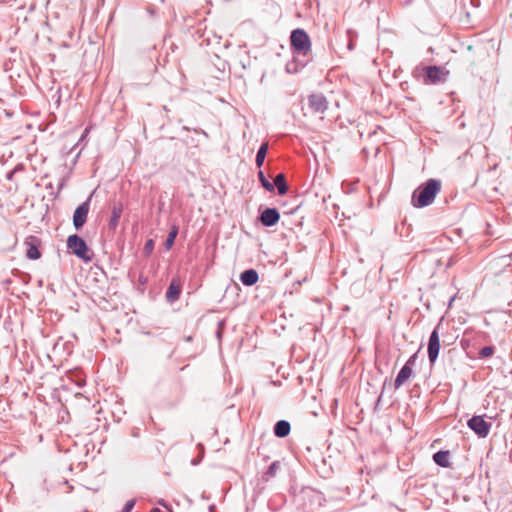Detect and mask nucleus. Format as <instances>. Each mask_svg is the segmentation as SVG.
I'll list each match as a JSON object with an SVG mask.
<instances>
[{
	"label": "nucleus",
	"instance_id": "f257e3e1",
	"mask_svg": "<svg viewBox=\"0 0 512 512\" xmlns=\"http://www.w3.org/2000/svg\"><path fill=\"white\" fill-rule=\"evenodd\" d=\"M441 188L440 182L435 179L428 180L419 186L413 193L412 204L414 207L422 208L430 205Z\"/></svg>",
	"mask_w": 512,
	"mask_h": 512
},
{
	"label": "nucleus",
	"instance_id": "f03ea898",
	"mask_svg": "<svg viewBox=\"0 0 512 512\" xmlns=\"http://www.w3.org/2000/svg\"><path fill=\"white\" fill-rule=\"evenodd\" d=\"M291 47L297 55H307L311 51V41L303 29H295L290 35Z\"/></svg>",
	"mask_w": 512,
	"mask_h": 512
},
{
	"label": "nucleus",
	"instance_id": "7ed1b4c3",
	"mask_svg": "<svg viewBox=\"0 0 512 512\" xmlns=\"http://www.w3.org/2000/svg\"><path fill=\"white\" fill-rule=\"evenodd\" d=\"M68 249L78 258L85 262L92 260V255L89 254V248L86 242L77 234L70 235L67 239Z\"/></svg>",
	"mask_w": 512,
	"mask_h": 512
},
{
	"label": "nucleus",
	"instance_id": "20e7f679",
	"mask_svg": "<svg viewBox=\"0 0 512 512\" xmlns=\"http://www.w3.org/2000/svg\"><path fill=\"white\" fill-rule=\"evenodd\" d=\"M424 82L426 84H436L445 81L448 71L439 66H427L423 68Z\"/></svg>",
	"mask_w": 512,
	"mask_h": 512
},
{
	"label": "nucleus",
	"instance_id": "39448f33",
	"mask_svg": "<svg viewBox=\"0 0 512 512\" xmlns=\"http://www.w3.org/2000/svg\"><path fill=\"white\" fill-rule=\"evenodd\" d=\"M90 197L80 204L73 214V225L76 230H80L87 221L89 209H90Z\"/></svg>",
	"mask_w": 512,
	"mask_h": 512
},
{
	"label": "nucleus",
	"instance_id": "423d86ee",
	"mask_svg": "<svg viewBox=\"0 0 512 512\" xmlns=\"http://www.w3.org/2000/svg\"><path fill=\"white\" fill-rule=\"evenodd\" d=\"M24 246L26 249V257L30 260H37L41 257V252L39 250L41 246V240L34 235H30L26 237L24 240Z\"/></svg>",
	"mask_w": 512,
	"mask_h": 512
},
{
	"label": "nucleus",
	"instance_id": "0eeeda50",
	"mask_svg": "<svg viewBox=\"0 0 512 512\" xmlns=\"http://www.w3.org/2000/svg\"><path fill=\"white\" fill-rule=\"evenodd\" d=\"M468 426L479 437H486L488 435V433H489L491 424L486 422L482 416H473L468 421Z\"/></svg>",
	"mask_w": 512,
	"mask_h": 512
},
{
	"label": "nucleus",
	"instance_id": "6e6552de",
	"mask_svg": "<svg viewBox=\"0 0 512 512\" xmlns=\"http://www.w3.org/2000/svg\"><path fill=\"white\" fill-rule=\"evenodd\" d=\"M440 351V338L437 329H434L430 335L428 342V358L430 363H434L439 355Z\"/></svg>",
	"mask_w": 512,
	"mask_h": 512
},
{
	"label": "nucleus",
	"instance_id": "1a4fd4ad",
	"mask_svg": "<svg viewBox=\"0 0 512 512\" xmlns=\"http://www.w3.org/2000/svg\"><path fill=\"white\" fill-rule=\"evenodd\" d=\"M280 213L276 208H265L259 216V221L265 227H272L278 223Z\"/></svg>",
	"mask_w": 512,
	"mask_h": 512
},
{
	"label": "nucleus",
	"instance_id": "9d476101",
	"mask_svg": "<svg viewBox=\"0 0 512 512\" xmlns=\"http://www.w3.org/2000/svg\"><path fill=\"white\" fill-rule=\"evenodd\" d=\"M182 282L179 277H173L166 291L165 297L169 303H174L180 298Z\"/></svg>",
	"mask_w": 512,
	"mask_h": 512
},
{
	"label": "nucleus",
	"instance_id": "9b49d317",
	"mask_svg": "<svg viewBox=\"0 0 512 512\" xmlns=\"http://www.w3.org/2000/svg\"><path fill=\"white\" fill-rule=\"evenodd\" d=\"M413 362H414V356L411 357L407 361V363L402 367V369L398 373V375L395 379V387L396 388H399L400 386H402L404 383H406L411 378V376L413 374L411 365L413 364Z\"/></svg>",
	"mask_w": 512,
	"mask_h": 512
},
{
	"label": "nucleus",
	"instance_id": "f8f14e48",
	"mask_svg": "<svg viewBox=\"0 0 512 512\" xmlns=\"http://www.w3.org/2000/svg\"><path fill=\"white\" fill-rule=\"evenodd\" d=\"M308 105L315 112H324L327 108V100L324 95L315 93L308 97Z\"/></svg>",
	"mask_w": 512,
	"mask_h": 512
},
{
	"label": "nucleus",
	"instance_id": "ddd939ff",
	"mask_svg": "<svg viewBox=\"0 0 512 512\" xmlns=\"http://www.w3.org/2000/svg\"><path fill=\"white\" fill-rule=\"evenodd\" d=\"M123 212V206L121 203H115L111 208V217L108 223V228L112 231H114L118 224L119 220L121 218Z\"/></svg>",
	"mask_w": 512,
	"mask_h": 512
},
{
	"label": "nucleus",
	"instance_id": "4468645a",
	"mask_svg": "<svg viewBox=\"0 0 512 512\" xmlns=\"http://www.w3.org/2000/svg\"><path fill=\"white\" fill-rule=\"evenodd\" d=\"M258 279L259 275L255 269H247L240 274V281L245 286H253Z\"/></svg>",
	"mask_w": 512,
	"mask_h": 512
},
{
	"label": "nucleus",
	"instance_id": "2eb2a0df",
	"mask_svg": "<svg viewBox=\"0 0 512 512\" xmlns=\"http://www.w3.org/2000/svg\"><path fill=\"white\" fill-rule=\"evenodd\" d=\"M291 430L290 423L286 420H279L275 423L273 431L275 436L284 438L289 435Z\"/></svg>",
	"mask_w": 512,
	"mask_h": 512
},
{
	"label": "nucleus",
	"instance_id": "dca6fc26",
	"mask_svg": "<svg viewBox=\"0 0 512 512\" xmlns=\"http://www.w3.org/2000/svg\"><path fill=\"white\" fill-rule=\"evenodd\" d=\"M274 188L276 187L278 190V194L283 196L288 191V184L286 181V177L283 173H279L276 175L273 181Z\"/></svg>",
	"mask_w": 512,
	"mask_h": 512
},
{
	"label": "nucleus",
	"instance_id": "f3484780",
	"mask_svg": "<svg viewBox=\"0 0 512 512\" xmlns=\"http://www.w3.org/2000/svg\"><path fill=\"white\" fill-rule=\"evenodd\" d=\"M449 457H450L449 451H439L434 454L433 460L435 461V463L437 465L447 468V467H450Z\"/></svg>",
	"mask_w": 512,
	"mask_h": 512
},
{
	"label": "nucleus",
	"instance_id": "a211bd4d",
	"mask_svg": "<svg viewBox=\"0 0 512 512\" xmlns=\"http://www.w3.org/2000/svg\"><path fill=\"white\" fill-rule=\"evenodd\" d=\"M268 147V142H263L257 151L255 162L258 168H261L265 161Z\"/></svg>",
	"mask_w": 512,
	"mask_h": 512
},
{
	"label": "nucleus",
	"instance_id": "6ab92c4d",
	"mask_svg": "<svg viewBox=\"0 0 512 512\" xmlns=\"http://www.w3.org/2000/svg\"><path fill=\"white\" fill-rule=\"evenodd\" d=\"M257 176H258L259 182L261 183V185H262V186H263L267 191H269V192H273V191H274V185H273V183H272V182H270V181L266 178V176H265V174H264V172H263L262 170H259V171H258Z\"/></svg>",
	"mask_w": 512,
	"mask_h": 512
},
{
	"label": "nucleus",
	"instance_id": "aec40b11",
	"mask_svg": "<svg viewBox=\"0 0 512 512\" xmlns=\"http://www.w3.org/2000/svg\"><path fill=\"white\" fill-rule=\"evenodd\" d=\"M279 469H280V462L279 461L272 462L264 474L265 479L268 480V479L274 477L277 474Z\"/></svg>",
	"mask_w": 512,
	"mask_h": 512
},
{
	"label": "nucleus",
	"instance_id": "412c9836",
	"mask_svg": "<svg viewBox=\"0 0 512 512\" xmlns=\"http://www.w3.org/2000/svg\"><path fill=\"white\" fill-rule=\"evenodd\" d=\"M177 234H178V228L174 226L173 229L169 232L167 239L165 241V248L167 250H169L172 247V245L174 244Z\"/></svg>",
	"mask_w": 512,
	"mask_h": 512
},
{
	"label": "nucleus",
	"instance_id": "4be33fe9",
	"mask_svg": "<svg viewBox=\"0 0 512 512\" xmlns=\"http://www.w3.org/2000/svg\"><path fill=\"white\" fill-rule=\"evenodd\" d=\"M493 353H494V349H493V347H491V346H486V347H483V348L480 350L479 355H480V357H482V358H487V357H490Z\"/></svg>",
	"mask_w": 512,
	"mask_h": 512
},
{
	"label": "nucleus",
	"instance_id": "5701e85b",
	"mask_svg": "<svg viewBox=\"0 0 512 512\" xmlns=\"http://www.w3.org/2000/svg\"><path fill=\"white\" fill-rule=\"evenodd\" d=\"M153 249H154L153 240L152 239L147 240L144 245V249H143V252L145 253V255H150L152 253Z\"/></svg>",
	"mask_w": 512,
	"mask_h": 512
},
{
	"label": "nucleus",
	"instance_id": "b1692460",
	"mask_svg": "<svg viewBox=\"0 0 512 512\" xmlns=\"http://www.w3.org/2000/svg\"><path fill=\"white\" fill-rule=\"evenodd\" d=\"M22 169H23V166H22V165H18V166H16L13 170H10V171H8V172L6 173V178H7L8 180H11V179L13 178V175H14L17 171L22 170Z\"/></svg>",
	"mask_w": 512,
	"mask_h": 512
},
{
	"label": "nucleus",
	"instance_id": "393cba45",
	"mask_svg": "<svg viewBox=\"0 0 512 512\" xmlns=\"http://www.w3.org/2000/svg\"><path fill=\"white\" fill-rule=\"evenodd\" d=\"M135 505V501L134 500H129L126 502L122 512H131V510L133 509Z\"/></svg>",
	"mask_w": 512,
	"mask_h": 512
},
{
	"label": "nucleus",
	"instance_id": "a878e982",
	"mask_svg": "<svg viewBox=\"0 0 512 512\" xmlns=\"http://www.w3.org/2000/svg\"><path fill=\"white\" fill-rule=\"evenodd\" d=\"M293 66H294V64H293V63H289V64H287V66H286V70H287L288 72H295L296 70L293 68Z\"/></svg>",
	"mask_w": 512,
	"mask_h": 512
},
{
	"label": "nucleus",
	"instance_id": "bb28decb",
	"mask_svg": "<svg viewBox=\"0 0 512 512\" xmlns=\"http://www.w3.org/2000/svg\"><path fill=\"white\" fill-rule=\"evenodd\" d=\"M139 282H140L141 284H145V283L147 282V278H145V277H143V276H140V277H139Z\"/></svg>",
	"mask_w": 512,
	"mask_h": 512
},
{
	"label": "nucleus",
	"instance_id": "cd10ccee",
	"mask_svg": "<svg viewBox=\"0 0 512 512\" xmlns=\"http://www.w3.org/2000/svg\"><path fill=\"white\" fill-rule=\"evenodd\" d=\"M347 48H348V49H352V38H349V39H348V42H347Z\"/></svg>",
	"mask_w": 512,
	"mask_h": 512
},
{
	"label": "nucleus",
	"instance_id": "c85d7f7f",
	"mask_svg": "<svg viewBox=\"0 0 512 512\" xmlns=\"http://www.w3.org/2000/svg\"><path fill=\"white\" fill-rule=\"evenodd\" d=\"M88 132H89V130H88V129H85L84 133H83V134L81 135V137H80V140H83V139L86 137V135H87V133H88Z\"/></svg>",
	"mask_w": 512,
	"mask_h": 512
},
{
	"label": "nucleus",
	"instance_id": "c756f323",
	"mask_svg": "<svg viewBox=\"0 0 512 512\" xmlns=\"http://www.w3.org/2000/svg\"><path fill=\"white\" fill-rule=\"evenodd\" d=\"M150 512H162L159 508H153Z\"/></svg>",
	"mask_w": 512,
	"mask_h": 512
},
{
	"label": "nucleus",
	"instance_id": "7c9ffc66",
	"mask_svg": "<svg viewBox=\"0 0 512 512\" xmlns=\"http://www.w3.org/2000/svg\"><path fill=\"white\" fill-rule=\"evenodd\" d=\"M191 463H192V465H196L198 462H197V460H192Z\"/></svg>",
	"mask_w": 512,
	"mask_h": 512
}]
</instances>
